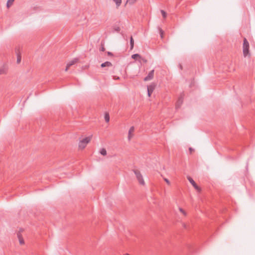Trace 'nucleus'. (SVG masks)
<instances>
[{"instance_id": "f257e3e1", "label": "nucleus", "mask_w": 255, "mask_h": 255, "mask_svg": "<svg viewBox=\"0 0 255 255\" xmlns=\"http://www.w3.org/2000/svg\"><path fill=\"white\" fill-rule=\"evenodd\" d=\"M243 51L245 57H246L249 54V43L245 38L244 39Z\"/></svg>"}, {"instance_id": "f03ea898", "label": "nucleus", "mask_w": 255, "mask_h": 255, "mask_svg": "<svg viewBox=\"0 0 255 255\" xmlns=\"http://www.w3.org/2000/svg\"><path fill=\"white\" fill-rule=\"evenodd\" d=\"M133 171L139 183L141 185H144L145 183L140 171L136 169H134Z\"/></svg>"}, {"instance_id": "7ed1b4c3", "label": "nucleus", "mask_w": 255, "mask_h": 255, "mask_svg": "<svg viewBox=\"0 0 255 255\" xmlns=\"http://www.w3.org/2000/svg\"><path fill=\"white\" fill-rule=\"evenodd\" d=\"M90 139L91 137L90 136L83 138L80 141L79 143V147L82 149L86 147L87 144L90 141Z\"/></svg>"}, {"instance_id": "20e7f679", "label": "nucleus", "mask_w": 255, "mask_h": 255, "mask_svg": "<svg viewBox=\"0 0 255 255\" xmlns=\"http://www.w3.org/2000/svg\"><path fill=\"white\" fill-rule=\"evenodd\" d=\"M183 102V97L182 96H181L178 99L175 108L176 110H178L179 109L182 105V103Z\"/></svg>"}, {"instance_id": "39448f33", "label": "nucleus", "mask_w": 255, "mask_h": 255, "mask_svg": "<svg viewBox=\"0 0 255 255\" xmlns=\"http://www.w3.org/2000/svg\"><path fill=\"white\" fill-rule=\"evenodd\" d=\"M155 87V85L154 84H152L150 85L149 86H147V94H148V97H150Z\"/></svg>"}, {"instance_id": "423d86ee", "label": "nucleus", "mask_w": 255, "mask_h": 255, "mask_svg": "<svg viewBox=\"0 0 255 255\" xmlns=\"http://www.w3.org/2000/svg\"><path fill=\"white\" fill-rule=\"evenodd\" d=\"M154 72V70H152L151 71H150L149 72V73L148 74V75H147V76H146L144 78V81H149V80H151L153 77Z\"/></svg>"}, {"instance_id": "0eeeda50", "label": "nucleus", "mask_w": 255, "mask_h": 255, "mask_svg": "<svg viewBox=\"0 0 255 255\" xmlns=\"http://www.w3.org/2000/svg\"><path fill=\"white\" fill-rule=\"evenodd\" d=\"M78 61V58H74L72 61H70L69 63H67L66 68L65 69V71H67L68 69V68L71 66L72 65L75 64L76 62H77Z\"/></svg>"}, {"instance_id": "6e6552de", "label": "nucleus", "mask_w": 255, "mask_h": 255, "mask_svg": "<svg viewBox=\"0 0 255 255\" xmlns=\"http://www.w3.org/2000/svg\"><path fill=\"white\" fill-rule=\"evenodd\" d=\"M188 180L190 182V183L193 185V186L198 190H200L199 187L198 186L197 184L195 183V182L194 181V180L191 177H188Z\"/></svg>"}, {"instance_id": "1a4fd4ad", "label": "nucleus", "mask_w": 255, "mask_h": 255, "mask_svg": "<svg viewBox=\"0 0 255 255\" xmlns=\"http://www.w3.org/2000/svg\"><path fill=\"white\" fill-rule=\"evenodd\" d=\"M134 127H131L128 130V139L130 140L131 138L132 137L133 134L132 133L134 131Z\"/></svg>"}, {"instance_id": "9d476101", "label": "nucleus", "mask_w": 255, "mask_h": 255, "mask_svg": "<svg viewBox=\"0 0 255 255\" xmlns=\"http://www.w3.org/2000/svg\"><path fill=\"white\" fill-rule=\"evenodd\" d=\"M7 68L6 66L4 65L2 67L0 68V75L6 74Z\"/></svg>"}, {"instance_id": "9b49d317", "label": "nucleus", "mask_w": 255, "mask_h": 255, "mask_svg": "<svg viewBox=\"0 0 255 255\" xmlns=\"http://www.w3.org/2000/svg\"><path fill=\"white\" fill-rule=\"evenodd\" d=\"M112 66V63L110 62H109V61H106V62H105L104 63H103L101 65V66L102 68L105 67H110V66Z\"/></svg>"}, {"instance_id": "f8f14e48", "label": "nucleus", "mask_w": 255, "mask_h": 255, "mask_svg": "<svg viewBox=\"0 0 255 255\" xmlns=\"http://www.w3.org/2000/svg\"><path fill=\"white\" fill-rule=\"evenodd\" d=\"M121 30V28L120 27L117 26V25H114L113 26V31L112 32H119Z\"/></svg>"}, {"instance_id": "ddd939ff", "label": "nucleus", "mask_w": 255, "mask_h": 255, "mask_svg": "<svg viewBox=\"0 0 255 255\" xmlns=\"http://www.w3.org/2000/svg\"><path fill=\"white\" fill-rule=\"evenodd\" d=\"M133 46H134V40L132 38V36L130 37V50H132L133 48Z\"/></svg>"}, {"instance_id": "4468645a", "label": "nucleus", "mask_w": 255, "mask_h": 255, "mask_svg": "<svg viewBox=\"0 0 255 255\" xmlns=\"http://www.w3.org/2000/svg\"><path fill=\"white\" fill-rule=\"evenodd\" d=\"M116 3L117 7L119 6L122 3V0H113Z\"/></svg>"}, {"instance_id": "2eb2a0df", "label": "nucleus", "mask_w": 255, "mask_h": 255, "mask_svg": "<svg viewBox=\"0 0 255 255\" xmlns=\"http://www.w3.org/2000/svg\"><path fill=\"white\" fill-rule=\"evenodd\" d=\"M105 120L107 123H108L110 121V116L109 114L106 113L105 115Z\"/></svg>"}, {"instance_id": "dca6fc26", "label": "nucleus", "mask_w": 255, "mask_h": 255, "mask_svg": "<svg viewBox=\"0 0 255 255\" xmlns=\"http://www.w3.org/2000/svg\"><path fill=\"white\" fill-rule=\"evenodd\" d=\"M100 153L102 155L105 156V155H106L107 154V151H106V150L105 148H102L100 150Z\"/></svg>"}, {"instance_id": "f3484780", "label": "nucleus", "mask_w": 255, "mask_h": 255, "mask_svg": "<svg viewBox=\"0 0 255 255\" xmlns=\"http://www.w3.org/2000/svg\"><path fill=\"white\" fill-rule=\"evenodd\" d=\"M14 0H8L6 3V6L7 7H9L14 1Z\"/></svg>"}, {"instance_id": "a211bd4d", "label": "nucleus", "mask_w": 255, "mask_h": 255, "mask_svg": "<svg viewBox=\"0 0 255 255\" xmlns=\"http://www.w3.org/2000/svg\"><path fill=\"white\" fill-rule=\"evenodd\" d=\"M138 57L140 58V56L138 54H134L131 55V58L133 59H136Z\"/></svg>"}, {"instance_id": "6ab92c4d", "label": "nucleus", "mask_w": 255, "mask_h": 255, "mask_svg": "<svg viewBox=\"0 0 255 255\" xmlns=\"http://www.w3.org/2000/svg\"><path fill=\"white\" fill-rule=\"evenodd\" d=\"M17 237L18 238H19V243L20 244H24V241L22 239H21L20 238V233H18L17 234Z\"/></svg>"}, {"instance_id": "aec40b11", "label": "nucleus", "mask_w": 255, "mask_h": 255, "mask_svg": "<svg viewBox=\"0 0 255 255\" xmlns=\"http://www.w3.org/2000/svg\"><path fill=\"white\" fill-rule=\"evenodd\" d=\"M161 13L162 14V15L163 17H166V13L165 11H164L163 10H161Z\"/></svg>"}, {"instance_id": "412c9836", "label": "nucleus", "mask_w": 255, "mask_h": 255, "mask_svg": "<svg viewBox=\"0 0 255 255\" xmlns=\"http://www.w3.org/2000/svg\"><path fill=\"white\" fill-rule=\"evenodd\" d=\"M159 32H160V35L161 37L163 38V32H164L161 29H160Z\"/></svg>"}, {"instance_id": "4be33fe9", "label": "nucleus", "mask_w": 255, "mask_h": 255, "mask_svg": "<svg viewBox=\"0 0 255 255\" xmlns=\"http://www.w3.org/2000/svg\"><path fill=\"white\" fill-rule=\"evenodd\" d=\"M20 61H21V58L18 55H17V62L18 63H20Z\"/></svg>"}, {"instance_id": "5701e85b", "label": "nucleus", "mask_w": 255, "mask_h": 255, "mask_svg": "<svg viewBox=\"0 0 255 255\" xmlns=\"http://www.w3.org/2000/svg\"><path fill=\"white\" fill-rule=\"evenodd\" d=\"M179 211H180L181 213H182L184 215H185V214H186V213H185V211L183 210V209L182 208H179Z\"/></svg>"}, {"instance_id": "b1692460", "label": "nucleus", "mask_w": 255, "mask_h": 255, "mask_svg": "<svg viewBox=\"0 0 255 255\" xmlns=\"http://www.w3.org/2000/svg\"><path fill=\"white\" fill-rule=\"evenodd\" d=\"M107 54L109 55V56H113V54L111 52H107Z\"/></svg>"}, {"instance_id": "393cba45", "label": "nucleus", "mask_w": 255, "mask_h": 255, "mask_svg": "<svg viewBox=\"0 0 255 255\" xmlns=\"http://www.w3.org/2000/svg\"><path fill=\"white\" fill-rule=\"evenodd\" d=\"M164 180H165V181L167 184H170V182H169V180H168V179H166V178H165V179H164Z\"/></svg>"}, {"instance_id": "a878e982", "label": "nucleus", "mask_w": 255, "mask_h": 255, "mask_svg": "<svg viewBox=\"0 0 255 255\" xmlns=\"http://www.w3.org/2000/svg\"><path fill=\"white\" fill-rule=\"evenodd\" d=\"M135 1H136V0H129L130 3H133Z\"/></svg>"}, {"instance_id": "bb28decb", "label": "nucleus", "mask_w": 255, "mask_h": 255, "mask_svg": "<svg viewBox=\"0 0 255 255\" xmlns=\"http://www.w3.org/2000/svg\"><path fill=\"white\" fill-rule=\"evenodd\" d=\"M100 50L102 51H104L105 50V48L103 46H102Z\"/></svg>"}, {"instance_id": "cd10ccee", "label": "nucleus", "mask_w": 255, "mask_h": 255, "mask_svg": "<svg viewBox=\"0 0 255 255\" xmlns=\"http://www.w3.org/2000/svg\"><path fill=\"white\" fill-rule=\"evenodd\" d=\"M189 150L191 152L193 150V149L192 147H190L189 148Z\"/></svg>"}, {"instance_id": "c85d7f7f", "label": "nucleus", "mask_w": 255, "mask_h": 255, "mask_svg": "<svg viewBox=\"0 0 255 255\" xmlns=\"http://www.w3.org/2000/svg\"><path fill=\"white\" fill-rule=\"evenodd\" d=\"M179 68H180L181 69H182V65H181V64H179Z\"/></svg>"}, {"instance_id": "c756f323", "label": "nucleus", "mask_w": 255, "mask_h": 255, "mask_svg": "<svg viewBox=\"0 0 255 255\" xmlns=\"http://www.w3.org/2000/svg\"><path fill=\"white\" fill-rule=\"evenodd\" d=\"M144 62H146V60H143Z\"/></svg>"}, {"instance_id": "7c9ffc66", "label": "nucleus", "mask_w": 255, "mask_h": 255, "mask_svg": "<svg viewBox=\"0 0 255 255\" xmlns=\"http://www.w3.org/2000/svg\"><path fill=\"white\" fill-rule=\"evenodd\" d=\"M129 255V254H125V255Z\"/></svg>"}]
</instances>
